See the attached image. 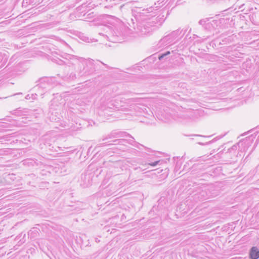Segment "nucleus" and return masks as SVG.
Returning <instances> with one entry per match:
<instances>
[{
    "label": "nucleus",
    "mask_w": 259,
    "mask_h": 259,
    "mask_svg": "<svg viewBox=\"0 0 259 259\" xmlns=\"http://www.w3.org/2000/svg\"><path fill=\"white\" fill-rule=\"evenodd\" d=\"M170 54V52L169 51L167 52L166 53L163 54V55H165V56Z\"/></svg>",
    "instance_id": "nucleus-7"
},
{
    "label": "nucleus",
    "mask_w": 259,
    "mask_h": 259,
    "mask_svg": "<svg viewBox=\"0 0 259 259\" xmlns=\"http://www.w3.org/2000/svg\"><path fill=\"white\" fill-rule=\"evenodd\" d=\"M231 33H232V32H234V30H231Z\"/></svg>",
    "instance_id": "nucleus-9"
},
{
    "label": "nucleus",
    "mask_w": 259,
    "mask_h": 259,
    "mask_svg": "<svg viewBox=\"0 0 259 259\" xmlns=\"http://www.w3.org/2000/svg\"><path fill=\"white\" fill-rule=\"evenodd\" d=\"M231 47H228V48H227V50H228V52L229 51H230V50H231Z\"/></svg>",
    "instance_id": "nucleus-8"
},
{
    "label": "nucleus",
    "mask_w": 259,
    "mask_h": 259,
    "mask_svg": "<svg viewBox=\"0 0 259 259\" xmlns=\"http://www.w3.org/2000/svg\"><path fill=\"white\" fill-rule=\"evenodd\" d=\"M164 57H165V55H163V54H162L161 55H160V56L159 57V58H159V60H162V59Z\"/></svg>",
    "instance_id": "nucleus-5"
},
{
    "label": "nucleus",
    "mask_w": 259,
    "mask_h": 259,
    "mask_svg": "<svg viewBox=\"0 0 259 259\" xmlns=\"http://www.w3.org/2000/svg\"><path fill=\"white\" fill-rule=\"evenodd\" d=\"M158 162H159V161H156L154 162L149 163V165L152 166H155L158 163Z\"/></svg>",
    "instance_id": "nucleus-4"
},
{
    "label": "nucleus",
    "mask_w": 259,
    "mask_h": 259,
    "mask_svg": "<svg viewBox=\"0 0 259 259\" xmlns=\"http://www.w3.org/2000/svg\"><path fill=\"white\" fill-rule=\"evenodd\" d=\"M245 91V90L244 88L241 87L240 88L237 89L235 92L236 93V94L237 95H242L245 94L244 92Z\"/></svg>",
    "instance_id": "nucleus-3"
},
{
    "label": "nucleus",
    "mask_w": 259,
    "mask_h": 259,
    "mask_svg": "<svg viewBox=\"0 0 259 259\" xmlns=\"http://www.w3.org/2000/svg\"><path fill=\"white\" fill-rule=\"evenodd\" d=\"M205 21L204 20H201L199 21V23L200 24H203V23L205 22Z\"/></svg>",
    "instance_id": "nucleus-6"
},
{
    "label": "nucleus",
    "mask_w": 259,
    "mask_h": 259,
    "mask_svg": "<svg viewBox=\"0 0 259 259\" xmlns=\"http://www.w3.org/2000/svg\"><path fill=\"white\" fill-rule=\"evenodd\" d=\"M250 137H247L242 141L233 145L228 149V162L235 163L238 160V157H241L243 153L246 150L252 143ZM229 163H228V164Z\"/></svg>",
    "instance_id": "nucleus-1"
},
{
    "label": "nucleus",
    "mask_w": 259,
    "mask_h": 259,
    "mask_svg": "<svg viewBox=\"0 0 259 259\" xmlns=\"http://www.w3.org/2000/svg\"><path fill=\"white\" fill-rule=\"evenodd\" d=\"M249 257L250 259L259 258V250L256 246H253L250 248Z\"/></svg>",
    "instance_id": "nucleus-2"
}]
</instances>
